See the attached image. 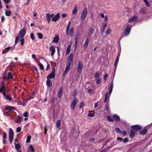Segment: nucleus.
<instances>
[{
	"label": "nucleus",
	"instance_id": "obj_41",
	"mask_svg": "<svg viewBox=\"0 0 152 152\" xmlns=\"http://www.w3.org/2000/svg\"><path fill=\"white\" fill-rule=\"evenodd\" d=\"M31 135H29L27 136L26 141V142L27 143H28L30 142L31 139Z\"/></svg>",
	"mask_w": 152,
	"mask_h": 152
},
{
	"label": "nucleus",
	"instance_id": "obj_43",
	"mask_svg": "<svg viewBox=\"0 0 152 152\" xmlns=\"http://www.w3.org/2000/svg\"><path fill=\"white\" fill-rule=\"evenodd\" d=\"M15 147L18 150L20 148V146L19 144H16V142H15Z\"/></svg>",
	"mask_w": 152,
	"mask_h": 152
},
{
	"label": "nucleus",
	"instance_id": "obj_12",
	"mask_svg": "<svg viewBox=\"0 0 152 152\" xmlns=\"http://www.w3.org/2000/svg\"><path fill=\"white\" fill-rule=\"evenodd\" d=\"M147 126H145L144 128L142 130L140 131L139 132V134L142 135L145 134L147 133Z\"/></svg>",
	"mask_w": 152,
	"mask_h": 152
},
{
	"label": "nucleus",
	"instance_id": "obj_17",
	"mask_svg": "<svg viewBox=\"0 0 152 152\" xmlns=\"http://www.w3.org/2000/svg\"><path fill=\"white\" fill-rule=\"evenodd\" d=\"M94 30L95 29L94 28L90 27V29L88 30V36L89 37H91V34L94 33Z\"/></svg>",
	"mask_w": 152,
	"mask_h": 152
},
{
	"label": "nucleus",
	"instance_id": "obj_52",
	"mask_svg": "<svg viewBox=\"0 0 152 152\" xmlns=\"http://www.w3.org/2000/svg\"><path fill=\"white\" fill-rule=\"evenodd\" d=\"M101 82V80L100 78L97 79H96V83L97 84H99Z\"/></svg>",
	"mask_w": 152,
	"mask_h": 152
},
{
	"label": "nucleus",
	"instance_id": "obj_45",
	"mask_svg": "<svg viewBox=\"0 0 152 152\" xmlns=\"http://www.w3.org/2000/svg\"><path fill=\"white\" fill-rule=\"evenodd\" d=\"M3 139H6L7 137V134L6 132H3Z\"/></svg>",
	"mask_w": 152,
	"mask_h": 152
},
{
	"label": "nucleus",
	"instance_id": "obj_57",
	"mask_svg": "<svg viewBox=\"0 0 152 152\" xmlns=\"http://www.w3.org/2000/svg\"><path fill=\"white\" fill-rule=\"evenodd\" d=\"M21 129L20 127H18L16 129L17 132L18 133L20 132L21 130Z\"/></svg>",
	"mask_w": 152,
	"mask_h": 152
},
{
	"label": "nucleus",
	"instance_id": "obj_6",
	"mask_svg": "<svg viewBox=\"0 0 152 152\" xmlns=\"http://www.w3.org/2000/svg\"><path fill=\"white\" fill-rule=\"evenodd\" d=\"M26 33V30L25 29L23 28L19 32L18 35L21 38H23Z\"/></svg>",
	"mask_w": 152,
	"mask_h": 152
},
{
	"label": "nucleus",
	"instance_id": "obj_53",
	"mask_svg": "<svg viewBox=\"0 0 152 152\" xmlns=\"http://www.w3.org/2000/svg\"><path fill=\"white\" fill-rule=\"evenodd\" d=\"M111 31L110 29H107L106 32V34L107 35L110 34V33L111 32Z\"/></svg>",
	"mask_w": 152,
	"mask_h": 152
},
{
	"label": "nucleus",
	"instance_id": "obj_14",
	"mask_svg": "<svg viewBox=\"0 0 152 152\" xmlns=\"http://www.w3.org/2000/svg\"><path fill=\"white\" fill-rule=\"evenodd\" d=\"M63 89L62 87H61L58 92L57 95L58 98H61L62 95Z\"/></svg>",
	"mask_w": 152,
	"mask_h": 152
},
{
	"label": "nucleus",
	"instance_id": "obj_22",
	"mask_svg": "<svg viewBox=\"0 0 152 152\" xmlns=\"http://www.w3.org/2000/svg\"><path fill=\"white\" fill-rule=\"evenodd\" d=\"M59 39V37L58 36H56L53 38V40H52V42L55 43H57L58 42Z\"/></svg>",
	"mask_w": 152,
	"mask_h": 152
},
{
	"label": "nucleus",
	"instance_id": "obj_59",
	"mask_svg": "<svg viewBox=\"0 0 152 152\" xmlns=\"http://www.w3.org/2000/svg\"><path fill=\"white\" fill-rule=\"evenodd\" d=\"M128 138L127 137H126V138H125L123 140V142L124 143H126L127 142H128Z\"/></svg>",
	"mask_w": 152,
	"mask_h": 152
},
{
	"label": "nucleus",
	"instance_id": "obj_35",
	"mask_svg": "<svg viewBox=\"0 0 152 152\" xmlns=\"http://www.w3.org/2000/svg\"><path fill=\"white\" fill-rule=\"evenodd\" d=\"M57 99L55 97H51L50 98V102L51 103H53L56 100H57Z\"/></svg>",
	"mask_w": 152,
	"mask_h": 152
},
{
	"label": "nucleus",
	"instance_id": "obj_61",
	"mask_svg": "<svg viewBox=\"0 0 152 152\" xmlns=\"http://www.w3.org/2000/svg\"><path fill=\"white\" fill-rule=\"evenodd\" d=\"M107 26V25L106 24H104L103 25V29L102 30V32H103L105 30V28Z\"/></svg>",
	"mask_w": 152,
	"mask_h": 152
},
{
	"label": "nucleus",
	"instance_id": "obj_1",
	"mask_svg": "<svg viewBox=\"0 0 152 152\" xmlns=\"http://www.w3.org/2000/svg\"><path fill=\"white\" fill-rule=\"evenodd\" d=\"M73 54L71 53L68 57L67 60L68 62L66 67L65 70L64 71L63 74V77H64L66 75L69 70L71 65L73 64Z\"/></svg>",
	"mask_w": 152,
	"mask_h": 152
},
{
	"label": "nucleus",
	"instance_id": "obj_11",
	"mask_svg": "<svg viewBox=\"0 0 152 152\" xmlns=\"http://www.w3.org/2000/svg\"><path fill=\"white\" fill-rule=\"evenodd\" d=\"M60 18L59 13H57L56 15H54L52 17V20L54 22H56Z\"/></svg>",
	"mask_w": 152,
	"mask_h": 152
},
{
	"label": "nucleus",
	"instance_id": "obj_24",
	"mask_svg": "<svg viewBox=\"0 0 152 152\" xmlns=\"http://www.w3.org/2000/svg\"><path fill=\"white\" fill-rule=\"evenodd\" d=\"M108 92H107L105 94V99L104 101V103L106 102L107 100L108 101H109V97L110 96L109 95V96H108Z\"/></svg>",
	"mask_w": 152,
	"mask_h": 152
},
{
	"label": "nucleus",
	"instance_id": "obj_4",
	"mask_svg": "<svg viewBox=\"0 0 152 152\" xmlns=\"http://www.w3.org/2000/svg\"><path fill=\"white\" fill-rule=\"evenodd\" d=\"M55 70L54 69H53L51 72L47 76V79L54 78L55 77Z\"/></svg>",
	"mask_w": 152,
	"mask_h": 152
},
{
	"label": "nucleus",
	"instance_id": "obj_32",
	"mask_svg": "<svg viewBox=\"0 0 152 152\" xmlns=\"http://www.w3.org/2000/svg\"><path fill=\"white\" fill-rule=\"evenodd\" d=\"M61 122L60 120H58L56 123V127L57 128H58L61 125Z\"/></svg>",
	"mask_w": 152,
	"mask_h": 152
},
{
	"label": "nucleus",
	"instance_id": "obj_10",
	"mask_svg": "<svg viewBox=\"0 0 152 152\" xmlns=\"http://www.w3.org/2000/svg\"><path fill=\"white\" fill-rule=\"evenodd\" d=\"M131 128L135 131L140 130L142 129V127L139 125H136L131 126Z\"/></svg>",
	"mask_w": 152,
	"mask_h": 152
},
{
	"label": "nucleus",
	"instance_id": "obj_5",
	"mask_svg": "<svg viewBox=\"0 0 152 152\" xmlns=\"http://www.w3.org/2000/svg\"><path fill=\"white\" fill-rule=\"evenodd\" d=\"M83 68V64L82 62L80 61H78V65L77 68V71L81 72Z\"/></svg>",
	"mask_w": 152,
	"mask_h": 152
},
{
	"label": "nucleus",
	"instance_id": "obj_49",
	"mask_svg": "<svg viewBox=\"0 0 152 152\" xmlns=\"http://www.w3.org/2000/svg\"><path fill=\"white\" fill-rule=\"evenodd\" d=\"M23 115L26 117H28V112H25L23 114Z\"/></svg>",
	"mask_w": 152,
	"mask_h": 152
},
{
	"label": "nucleus",
	"instance_id": "obj_33",
	"mask_svg": "<svg viewBox=\"0 0 152 152\" xmlns=\"http://www.w3.org/2000/svg\"><path fill=\"white\" fill-rule=\"evenodd\" d=\"M12 12L11 11H8L6 10H5V14L7 16H10Z\"/></svg>",
	"mask_w": 152,
	"mask_h": 152
},
{
	"label": "nucleus",
	"instance_id": "obj_18",
	"mask_svg": "<svg viewBox=\"0 0 152 152\" xmlns=\"http://www.w3.org/2000/svg\"><path fill=\"white\" fill-rule=\"evenodd\" d=\"M135 133V131L132 129H131L129 135V137L131 138H133L134 137Z\"/></svg>",
	"mask_w": 152,
	"mask_h": 152
},
{
	"label": "nucleus",
	"instance_id": "obj_40",
	"mask_svg": "<svg viewBox=\"0 0 152 152\" xmlns=\"http://www.w3.org/2000/svg\"><path fill=\"white\" fill-rule=\"evenodd\" d=\"M94 76L95 78L96 79L100 78V75L99 73L98 72H96L95 73V74H94Z\"/></svg>",
	"mask_w": 152,
	"mask_h": 152
},
{
	"label": "nucleus",
	"instance_id": "obj_28",
	"mask_svg": "<svg viewBox=\"0 0 152 152\" xmlns=\"http://www.w3.org/2000/svg\"><path fill=\"white\" fill-rule=\"evenodd\" d=\"M46 84L48 87H51L52 86V83H51V81L50 79H47L46 81Z\"/></svg>",
	"mask_w": 152,
	"mask_h": 152
},
{
	"label": "nucleus",
	"instance_id": "obj_9",
	"mask_svg": "<svg viewBox=\"0 0 152 152\" xmlns=\"http://www.w3.org/2000/svg\"><path fill=\"white\" fill-rule=\"evenodd\" d=\"M54 16V14L52 13L50 14L49 13H47L46 15V18L47 22L48 23H49L50 21L51 18Z\"/></svg>",
	"mask_w": 152,
	"mask_h": 152
},
{
	"label": "nucleus",
	"instance_id": "obj_25",
	"mask_svg": "<svg viewBox=\"0 0 152 152\" xmlns=\"http://www.w3.org/2000/svg\"><path fill=\"white\" fill-rule=\"evenodd\" d=\"M119 58H117L115 60V64H114L115 69H114V71L115 72V71L116 68H117V64H118V61H119Z\"/></svg>",
	"mask_w": 152,
	"mask_h": 152
},
{
	"label": "nucleus",
	"instance_id": "obj_64",
	"mask_svg": "<svg viewBox=\"0 0 152 152\" xmlns=\"http://www.w3.org/2000/svg\"><path fill=\"white\" fill-rule=\"evenodd\" d=\"M99 15L102 18H104V13H100Z\"/></svg>",
	"mask_w": 152,
	"mask_h": 152
},
{
	"label": "nucleus",
	"instance_id": "obj_44",
	"mask_svg": "<svg viewBox=\"0 0 152 152\" xmlns=\"http://www.w3.org/2000/svg\"><path fill=\"white\" fill-rule=\"evenodd\" d=\"M39 68L41 70H42L44 69V67L43 65L40 63H39Z\"/></svg>",
	"mask_w": 152,
	"mask_h": 152
},
{
	"label": "nucleus",
	"instance_id": "obj_39",
	"mask_svg": "<svg viewBox=\"0 0 152 152\" xmlns=\"http://www.w3.org/2000/svg\"><path fill=\"white\" fill-rule=\"evenodd\" d=\"M107 118L109 122H113L114 120L113 118H112L110 116L108 115L107 116Z\"/></svg>",
	"mask_w": 152,
	"mask_h": 152
},
{
	"label": "nucleus",
	"instance_id": "obj_30",
	"mask_svg": "<svg viewBox=\"0 0 152 152\" xmlns=\"http://www.w3.org/2000/svg\"><path fill=\"white\" fill-rule=\"evenodd\" d=\"M13 77L12 74L11 72H9L8 73V75L7 76V79L9 80L10 79H12Z\"/></svg>",
	"mask_w": 152,
	"mask_h": 152
},
{
	"label": "nucleus",
	"instance_id": "obj_29",
	"mask_svg": "<svg viewBox=\"0 0 152 152\" xmlns=\"http://www.w3.org/2000/svg\"><path fill=\"white\" fill-rule=\"evenodd\" d=\"M77 11V7L76 6H75L74 7V9L73 10L72 14L75 15L76 14Z\"/></svg>",
	"mask_w": 152,
	"mask_h": 152
},
{
	"label": "nucleus",
	"instance_id": "obj_47",
	"mask_svg": "<svg viewBox=\"0 0 152 152\" xmlns=\"http://www.w3.org/2000/svg\"><path fill=\"white\" fill-rule=\"evenodd\" d=\"M115 131L117 133L121 134L122 132L120 129L118 128H116L115 129Z\"/></svg>",
	"mask_w": 152,
	"mask_h": 152
},
{
	"label": "nucleus",
	"instance_id": "obj_16",
	"mask_svg": "<svg viewBox=\"0 0 152 152\" xmlns=\"http://www.w3.org/2000/svg\"><path fill=\"white\" fill-rule=\"evenodd\" d=\"M49 50L51 51V55L52 56H53L56 51L55 46H52L50 47L49 48Z\"/></svg>",
	"mask_w": 152,
	"mask_h": 152
},
{
	"label": "nucleus",
	"instance_id": "obj_26",
	"mask_svg": "<svg viewBox=\"0 0 152 152\" xmlns=\"http://www.w3.org/2000/svg\"><path fill=\"white\" fill-rule=\"evenodd\" d=\"M71 47V44H70L68 46L66 49V55H68L70 51V49Z\"/></svg>",
	"mask_w": 152,
	"mask_h": 152
},
{
	"label": "nucleus",
	"instance_id": "obj_37",
	"mask_svg": "<svg viewBox=\"0 0 152 152\" xmlns=\"http://www.w3.org/2000/svg\"><path fill=\"white\" fill-rule=\"evenodd\" d=\"M143 2L145 3V5L147 7H150V3L147 1V0H143Z\"/></svg>",
	"mask_w": 152,
	"mask_h": 152
},
{
	"label": "nucleus",
	"instance_id": "obj_38",
	"mask_svg": "<svg viewBox=\"0 0 152 152\" xmlns=\"http://www.w3.org/2000/svg\"><path fill=\"white\" fill-rule=\"evenodd\" d=\"M74 28L73 27H72L71 28L70 31H69V34L71 36H72V34L74 33Z\"/></svg>",
	"mask_w": 152,
	"mask_h": 152
},
{
	"label": "nucleus",
	"instance_id": "obj_3",
	"mask_svg": "<svg viewBox=\"0 0 152 152\" xmlns=\"http://www.w3.org/2000/svg\"><path fill=\"white\" fill-rule=\"evenodd\" d=\"M80 35V33L79 31L76 33L75 38V44L74 45V50L75 51L77 48V44L78 42V38Z\"/></svg>",
	"mask_w": 152,
	"mask_h": 152
},
{
	"label": "nucleus",
	"instance_id": "obj_27",
	"mask_svg": "<svg viewBox=\"0 0 152 152\" xmlns=\"http://www.w3.org/2000/svg\"><path fill=\"white\" fill-rule=\"evenodd\" d=\"M11 48V47H9L6 48H5L2 52V53L3 54H4L5 53L7 52L8 51H9L10 50Z\"/></svg>",
	"mask_w": 152,
	"mask_h": 152
},
{
	"label": "nucleus",
	"instance_id": "obj_34",
	"mask_svg": "<svg viewBox=\"0 0 152 152\" xmlns=\"http://www.w3.org/2000/svg\"><path fill=\"white\" fill-rule=\"evenodd\" d=\"M3 91L5 92V86L4 85H3L1 88H0V92L2 93Z\"/></svg>",
	"mask_w": 152,
	"mask_h": 152
},
{
	"label": "nucleus",
	"instance_id": "obj_13",
	"mask_svg": "<svg viewBox=\"0 0 152 152\" xmlns=\"http://www.w3.org/2000/svg\"><path fill=\"white\" fill-rule=\"evenodd\" d=\"M14 133L13 130L11 128L9 129V139H13Z\"/></svg>",
	"mask_w": 152,
	"mask_h": 152
},
{
	"label": "nucleus",
	"instance_id": "obj_58",
	"mask_svg": "<svg viewBox=\"0 0 152 152\" xmlns=\"http://www.w3.org/2000/svg\"><path fill=\"white\" fill-rule=\"evenodd\" d=\"M121 133L124 136H125L127 134V132L126 131H123Z\"/></svg>",
	"mask_w": 152,
	"mask_h": 152
},
{
	"label": "nucleus",
	"instance_id": "obj_50",
	"mask_svg": "<svg viewBox=\"0 0 152 152\" xmlns=\"http://www.w3.org/2000/svg\"><path fill=\"white\" fill-rule=\"evenodd\" d=\"M20 40V44L22 46H23L24 45L25 42L24 39V38H23Z\"/></svg>",
	"mask_w": 152,
	"mask_h": 152
},
{
	"label": "nucleus",
	"instance_id": "obj_21",
	"mask_svg": "<svg viewBox=\"0 0 152 152\" xmlns=\"http://www.w3.org/2000/svg\"><path fill=\"white\" fill-rule=\"evenodd\" d=\"M89 42V39L88 37H87L84 45V47L85 48H87Z\"/></svg>",
	"mask_w": 152,
	"mask_h": 152
},
{
	"label": "nucleus",
	"instance_id": "obj_56",
	"mask_svg": "<svg viewBox=\"0 0 152 152\" xmlns=\"http://www.w3.org/2000/svg\"><path fill=\"white\" fill-rule=\"evenodd\" d=\"M108 74H106L103 77V79L105 81H106L107 80V78L108 77Z\"/></svg>",
	"mask_w": 152,
	"mask_h": 152
},
{
	"label": "nucleus",
	"instance_id": "obj_31",
	"mask_svg": "<svg viewBox=\"0 0 152 152\" xmlns=\"http://www.w3.org/2000/svg\"><path fill=\"white\" fill-rule=\"evenodd\" d=\"M17 121L15 120V122L17 123H18L21 122L22 118L20 116L18 115V116L17 117Z\"/></svg>",
	"mask_w": 152,
	"mask_h": 152
},
{
	"label": "nucleus",
	"instance_id": "obj_42",
	"mask_svg": "<svg viewBox=\"0 0 152 152\" xmlns=\"http://www.w3.org/2000/svg\"><path fill=\"white\" fill-rule=\"evenodd\" d=\"M37 35L38 37V38L39 39H41L43 38V35L42 34L39 33H37Z\"/></svg>",
	"mask_w": 152,
	"mask_h": 152
},
{
	"label": "nucleus",
	"instance_id": "obj_36",
	"mask_svg": "<svg viewBox=\"0 0 152 152\" xmlns=\"http://www.w3.org/2000/svg\"><path fill=\"white\" fill-rule=\"evenodd\" d=\"M5 98L7 100H8L10 101H11L12 100V98L9 95H7Z\"/></svg>",
	"mask_w": 152,
	"mask_h": 152
},
{
	"label": "nucleus",
	"instance_id": "obj_20",
	"mask_svg": "<svg viewBox=\"0 0 152 152\" xmlns=\"http://www.w3.org/2000/svg\"><path fill=\"white\" fill-rule=\"evenodd\" d=\"M5 109L9 111H11L15 109V108L14 107H12L10 106H7L5 107Z\"/></svg>",
	"mask_w": 152,
	"mask_h": 152
},
{
	"label": "nucleus",
	"instance_id": "obj_48",
	"mask_svg": "<svg viewBox=\"0 0 152 152\" xmlns=\"http://www.w3.org/2000/svg\"><path fill=\"white\" fill-rule=\"evenodd\" d=\"M77 90L76 89H75V90H74V91L73 93V96L74 97H75L77 94Z\"/></svg>",
	"mask_w": 152,
	"mask_h": 152
},
{
	"label": "nucleus",
	"instance_id": "obj_55",
	"mask_svg": "<svg viewBox=\"0 0 152 152\" xmlns=\"http://www.w3.org/2000/svg\"><path fill=\"white\" fill-rule=\"evenodd\" d=\"M19 39V37L18 36H17L15 38V44H16L17 43Z\"/></svg>",
	"mask_w": 152,
	"mask_h": 152
},
{
	"label": "nucleus",
	"instance_id": "obj_62",
	"mask_svg": "<svg viewBox=\"0 0 152 152\" xmlns=\"http://www.w3.org/2000/svg\"><path fill=\"white\" fill-rule=\"evenodd\" d=\"M94 116V114L93 113H89L88 114V116L89 117H93Z\"/></svg>",
	"mask_w": 152,
	"mask_h": 152
},
{
	"label": "nucleus",
	"instance_id": "obj_8",
	"mask_svg": "<svg viewBox=\"0 0 152 152\" xmlns=\"http://www.w3.org/2000/svg\"><path fill=\"white\" fill-rule=\"evenodd\" d=\"M131 29V28L129 25L126 26L125 29L124 36H126L129 35Z\"/></svg>",
	"mask_w": 152,
	"mask_h": 152
},
{
	"label": "nucleus",
	"instance_id": "obj_60",
	"mask_svg": "<svg viewBox=\"0 0 152 152\" xmlns=\"http://www.w3.org/2000/svg\"><path fill=\"white\" fill-rule=\"evenodd\" d=\"M71 24V22L70 21H69L68 22V23L67 25L66 28L69 29L70 28V25Z\"/></svg>",
	"mask_w": 152,
	"mask_h": 152
},
{
	"label": "nucleus",
	"instance_id": "obj_15",
	"mask_svg": "<svg viewBox=\"0 0 152 152\" xmlns=\"http://www.w3.org/2000/svg\"><path fill=\"white\" fill-rule=\"evenodd\" d=\"M112 117L114 121H115L116 122H119L120 120V117L116 114H114Z\"/></svg>",
	"mask_w": 152,
	"mask_h": 152
},
{
	"label": "nucleus",
	"instance_id": "obj_51",
	"mask_svg": "<svg viewBox=\"0 0 152 152\" xmlns=\"http://www.w3.org/2000/svg\"><path fill=\"white\" fill-rule=\"evenodd\" d=\"M30 37H31V39L32 40H34L35 39V38H34V34L33 33H32L30 34Z\"/></svg>",
	"mask_w": 152,
	"mask_h": 152
},
{
	"label": "nucleus",
	"instance_id": "obj_46",
	"mask_svg": "<svg viewBox=\"0 0 152 152\" xmlns=\"http://www.w3.org/2000/svg\"><path fill=\"white\" fill-rule=\"evenodd\" d=\"M109 107L108 105V103H107V104L106 105L105 107V110L107 111L108 112H110V109L109 108Z\"/></svg>",
	"mask_w": 152,
	"mask_h": 152
},
{
	"label": "nucleus",
	"instance_id": "obj_63",
	"mask_svg": "<svg viewBox=\"0 0 152 152\" xmlns=\"http://www.w3.org/2000/svg\"><path fill=\"white\" fill-rule=\"evenodd\" d=\"M112 90H113V88H109V91L108 94H109V95L110 96V94L112 93Z\"/></svg>",
	"mask_w": 152,
	"mask_h": 152
},
{
	"label": "nucleus",
	"instance_id": "obj_2",
	"mask_svg": "<svg viewBox=\"0 0 152 152\" xmlns=\"http://www.w3.org/2000/svg\"><path fill=\"white\" fill-rule=\"evenodd\" d=\"M88 13V10L86 8H85L82 11L81 16L80 18L81 20L83 21L86 18Z\"/></svg>",
	"mask_w": 152,
	"mask_h": 152
},
{
	"label": "nucleus",
	"instance_id": "obj_23",
	"mask_svg": "<svg viewBox=\"0 0 152 152\" xmlns=\"http://www.w3.org/2000/svg\"><path fill=\"white\" fill-rule=\"evenodd\" d=\"M29 149H30V151L32 152H34L35 151V149L32 145H30L29 147L28 148V150L27 151L28 152H29Z\"/></svg>",
	"mask_w": 152,
	"mask_h": 152
},
{
	"label": "nucleus",
	"instance_id": "obj_54",
	"mask_svg": "<svg viewBox=\"0 0 152 152\" xmlns=\"http://www.w3.org/2000/svg\"><path fill=\"white\" fill-rule=\"evenodd\" d=\"M84 103L83 102H81L80 104L79 107L80 108H82L84 107Z\"/></svg>",
	"mask_w": 152,
	"mask_h": 152
},
{
	"label": "nucleus",
	"instance_id": "obj_7",
	"mask_svg": "<svg viewBox=\"0 0 152 152\" xmlns=\"http://www.w3.org/2000/svg\"><path fill=\"white\" fill-rule=\"evenodd\" d=\"M78 102V99L76 98H74L73 101H72L71 105H70V108L72 109H74L75 107L76 104Z\"/></svg>",
	"mask_w": 152,
	"mask_h": 152
},
{
	"label": "nucleus",
	"instance_id": "obj_19",
	"mask_svg": "<svg viewBox=\"0 0 152 152\" xmlns=\"http://www.w3.org/2000/svg\"><path fill=\"white\" fill-rule=\"evenodd\" d=\"M138 17L136 16H133L131 18H129V22L134 21L137 20V19Z\"/></svg>",
	"mask_w": 152,
	"mask_h": 152
}]
</instances>
